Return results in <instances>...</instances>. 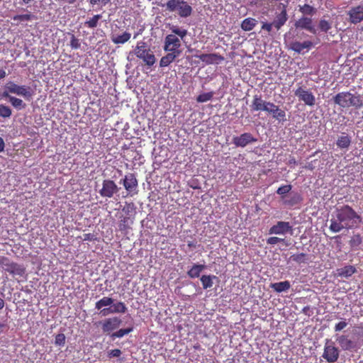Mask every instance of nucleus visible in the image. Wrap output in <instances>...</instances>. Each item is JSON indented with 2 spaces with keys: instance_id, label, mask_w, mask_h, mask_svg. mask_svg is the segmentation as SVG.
I'll return each instance as SVG.
<instances>
[{
  "instance_id": "1",
  "label": "nucleus",
  "mask_w": 363,
  "mask_h": 363,
  "mask_svg": "<svg viewBox=\"0 0 363 363\" xmlns=\"http://www.w3.org/2000/svg\"><path fill=\"white\" fill-rule=\"evenodd\" d=\"M361 221V216L350 206L345 205L336 209L335 217L330 220L329 229L333 233L354 229L359 227Z\"/></svg>"
},
{
  "instance_id": "2",
  "label": "nucleus",
  "mask_w": 363,
  "mask_h": 363,
  "mask_svg": "<svg viewBox=\"0 0 363 363\" xmlns=\"http://www.w3.org/2000/svg\"><path fill=\"white\" fill-rule=\"evenodd\" d=\"M170 30L172 34H168L164 38L163 49L165 52H172L180 55L182 53L181 40H184L187 35L188 31L186 29L177 26H172Z\"/></svg>"
},
{
  "instance_id": "3",
  "label": "nucleus",
  "mask_w": 363,
  "mask_h": 363,
  "mask_svg": "<svg viewBox=\"0 0 363 363\" xmlns=\"http://www.w3.org/2000/svg\"><path fill=\"white\" fill-rule=\"evenodd\" d=\"M165 6L166 10L169 12L177 11L179 16L182 18L189 17L192 13L191 6L184 0H169L166 3Z\"/></svg>"
},
{
  "instance_id": "4",
  "label": "nucleus",
  "mask_w": 363,
  "mask_h": 363,
  "mask_svg": "<svg viewBox=\"0 0 363 363\" xmlns=\"http://www.w3.org/2000/svg\"><path fill=\"white\" fill-rule=\"evenodd\" d=\"M136 57L143 61L145 65L152 67L156 62L155 56L152 51L147 48L146 43L139 41L134 50Z\"/></svg>"
},
{
  "instance_id": "5",
  "label": "nucleus",
  "mask_w": 363,
  "mask_h": 363,
  "mask_svg": "<svg viewBox=\"0 0 363 363\" xmlns=\"http://www.w3.org/2000/svg\"><path fill=\"white\" fill-rule=\"evenodd\" d=\"M335 102L342 107L351 106L359 107L362 101L359 96H355L351 92H339L335 98Z\"/></svg>"
},
{
  "instance_id": "6",
  "label": "nucleus",
  "mask_w": 363,
  "mask_h": 363,
  "mask_svg": "<svg viewBox=\"0 0 363 363\" xmlns=\"http://www.w3.org/2000/svg\"><path fill=\"white\" fill-rule=\"evenodd\" d=\"M340 356V351L335 343L329 339L325 340L323 357L329 363H334L337 361Z\"/></svg>"
},
{
  "instance_id": "7",
  "label": "nucleus",
  "mask_w": 363,
  "mask_h": 363,
  "mask_svg": "<svg viewBox=\"0 0 363 363\" xmlns=\"http://www.w3.org/2000/svg\"><path fill=\"white\" fill-rule=\"evenodd\" d=\"M0 264L3 269L12 275L23 276L25 269L20 264L10 261L8 257H3L0 259Z\"/></svg>"
},
{
  "instance_id": "8",
  "label": "nucleus",
  "mask_w": 363,
  "mask_h": 363,
  "mask_svg": "<svg viewBox=\"0 0 363 363\" xmlns=\"http://www.w3.org/2000/svg\"><path fill=\"white\" fill-rule=\"evenodd\" d=\"M122 320L118 317H112L106 318L104 320L99 321L95 325H101L102 332L104 334L109 335L112 331L117 329L121 324Z\"/></svg>"
},
{
  "instance_id": "9",
  "label": "nucleus",
  "mask_w": 363,
  "mask_h": 363,
  "mask_svg": "<svg viewBox=\"0 0 363 363\" xmlns=\"http://www.w3.org/2000/svg\"><path fill=\"white\" fill-rule=\"evenodd\" d=\"M120 183L123 185L125 189L131 196L138 194L137 189L138 182L135 175L133 173H128L125 174L124 178L121 180Z\"/></svg>"
},
{
  "instance_id": "10",
  "label": "nucleus",
  "mask_w": 363,
  "mask_h": 363,
  "mask_svg": "<svg viewBox=\"0 0 363 363\" xmlns=\"http://www.w3.org/2000/svg\"><path fill=\"white\" fill-rule=\"evenodd\" d=\"M119 188L114 181L111 179H104L102 183V188L99 193L102 197L112 198L113 195L118 193Z\"/></svg>"
},
{
  "instance_id": "11",
  "label": "nucleus",
  "mask_w": 363,
  "mask_h": 363,
  "mask_svg": "<svg viewBox=\"0 0 363 363\" xmlns=\"http://www.w3.org/2000/svg\"><path fill=\"white\" fill-rule=\"evenodd\" d=\"M257 138L254 137L250 133H244L240 136H234L233 143L236 147H245L247 145L256 143Z\"/></svg>"
},
{
  "instance_id": "12",
  "label": "nucleus",
  "mask_w": 363,
  "mask_h": 363,
  "mask_svg": "<svg viewBox=\"0 0 363 363\" xmlns=\"http://www.w3.org/2000/svg\"><path fill=\"white\" fill-rule=\"evenodd\" d=\"M194 57L208 65H218L225 60L224 57L218 53L195 55Z\"/></svg>"
},
{
  "instance_id": "13",
  "label": "nucleus",
  "mask_w": 363,
  "mask_h": 363,
  "mask_svg": "<svg viewBox=\"0 0 363 363\" xmlns=\"http://www.w3.org/2000/svg\"><path fill=\"white\" fill-rule=\"evenodd\" d=\"M351 23L357 24L363 21V4L352 7L348 13Z\"/></svg>"
},
{
  "instance_id": "14",
  "label": "nucleus",
  "mask_w": 363,
  "mask_h": 363,
  "mask_svg": "<svg viewBox=\"0 0 363 363\" xmlns=\"http://www.w3.org/2000/svg\"><path fill=\"white\" fill-rule=\"evenodd\" d=\"M265 111L269 113H272L273 118L280 122H284L286 121V112L273 103L270 102L268 104L267 108Z\"/></svg>"
},
{
  "instance_id": "15",
  "label": "nucleus",
  "mask_w": 363,
  "mask_h": 363,
  "mask_svg": "<svg viewBox=\"0 0 363 363\" xmlns=\"http://www.w3.org/2000/svg\"><path fill=\"white\" fill-rule=\"evenodd\" d=\"M291 230L289 222L279 221L272 226L269 230V234L284 235Z\"/></svg>"
},
{
  "instance_id": "16",
  "label": "nucleus",
  "mask_w": 363,
  "mask_h": 363,
  "mask_svg": "<svg viewBox=\"0 0 363 363\" xmlns=\"http://www.w3.org/2000/svg\"><path fill=\"white\" fill-rule=\"evenodd\" d=\"M286 7V6H283V9L279 13L277 14L275 20L273 21V24H274V28L277 30H280L288 20V14Z\"/></svg>"
},
{
  "instance_id": "17",
  "label": "nucleus",
  "mask_w": 363,
  "mask_h": 363,
  "mask_svg": "<svg viewBox=\"0 0 363 363\" xmlns=\"http://www.w3.org/2000/svg\"><path fill=\"white\" fill-rule=\"evenodd\" d=\"M118 218L119 230L126 233L129 229H130V225L133 223L134 218L121 214L118 216Z\"/></svg>"
},
{
  "instance_id": "18",
  "label": "nucleus",
  "mask_w": 363,
  "mask_h": 363,
  "mask_svg": "<svg viewBox=\"0 0 363 363\" xmlns=\"http://www.w3.org/2000/svg\"><path fill=\"white\" fill-rule=\"evenodd\" d=\"M296 28L306 29L311 33H315V30L312 26V19L308 17H301L295 23Z\"/></svg>"
},
{
  "instance_id": "19",
  "label": "nucleus",
  "mask_w": 363,
  "mask_h": 363,
  "mask_svg": "<svg viewBox=\"0 0 363 363\" xmlns=\"http://www.w3.org/2000/svg\"><path fill=\"white\" fill-rule=\"evenodd\" d=\"M313 47V43L309 40L303 41V43H300L298 41H294L291 43L290 48L292 50L300 53L304 49L309 50Z\"/></svg>"
},
{
  "instance_id": "20",
  "label": "nucleus",
  "mask_w": 363,
  "mask_h": 363,
  "mask_svg": "<svg viewBox=\"0 0 363 363\" xmlns=\"http://www.w3.org/2000/svg\"><path fill=\"white\" fill-rule=\"evenodd\" d=\"M296 95L308 106H311L315 104V99L311 92H296Z\"/></svg>"
},
{
  "instance_id": "21",
  "label": "nucleus",
  "mask_w": 363,
  "mask_h": 363,
  "mask_svg": "<svg viewBox=\"0 0 363 363\" xmlns=\"http://www.w3.org/2000/svg\"><path fill=\"white\" fill-rule=\"evenodd\" d=\"M205 268L206 265L204 264H194L187 272V275L191 279L198 278Z\"/></svg>"
},
{
  "instance_id": "22",
  "label": "nucleus",
  "mask_w": 363,
  "mask_h": 363,
  "mask_svg": "<svg viewBox=\"0 0 363 363\" xmlns=\"http://www.w3.org/2000/svg\"><path fill=\"white\" fill-rule=\"evenodd\" d=\"M270 102H267L261 99V97H258L255 96L254 97L252 101V109L255 111H266L268 106V104Z\"/></svg>"
},
{
  "instance_id": "23",
  "label": "nucleus",
  "mask_w": 363,
  "mask_h": 363,
  "mask_svg": "<svg viewBox=\"0 0 363 363\" xmlns=\"http://www.w3.org/2000/svg\"><path fill=\"white\" fill-rule=\"evenodd\" d=\"M270 287L277 293L286 291L291 287V284L289 281H284L281 282L272 283Z\"/></svg>"
},
{
  "instance_id": "24",
  "label": "nucleus",
  "mask_w": 363,
  "mask_h": 363,
  "mask_svg": "<svg viewBox=\"0 0 363 363\" xmlns=\"http://www.w3.org/2000/svg\"><path fill=\"white\" fill-rule=\"evenodd\" d=\"M179 55H177L176 53H173L172 52H167V54L163 56L160 61V65L162 67H167L172 62L175 60L177 57H178Z\"/></svg>"
},
{
  "instance_id": "25",
  "label": "nucleus",
  "mask_w": 363,
  "mask_h": 363,
  "mask_svg": "<svg viewBox=\"0 0 363 363\" xmlns=\"http://www.w3.org/2000/svg\"><path fill=\"white\" fill-rule=\"evenodd\" d=\"M352 143L351 137L349 135H340L338 137L336 145L340 149H348Z\"/></svg>"
},
{
  "instance_id": "26",
  "label": "nucleus",
  "mask_w": 363,
  "mask_h": 363,
  "mask_svg": "<svg viewBox=\"0 0 363 363\" xmlns=\"http://www.w3.org/2000/svg\"><path fill=\"white\" fill-rule=\"evenodd\" d=\"M356 272V269L354 266L348 265L337 269V274L339 277L347 278L351 277Z\"/></svg>"
},
{
  "instance_id": "27",
  "label": "nucleus",
  "mask_w": 363,
  "mask_h": 363,
  "mask_svg": "<svg viewBox=\"0 0 363 363\" xmlns=\"http://www.w3.org/2000/svg\"><path fill=\"white\" fill-rule=\"evenodd\" d=\"M257 23V21L253 18H247L241 23V28L245 31L252 30Z\"/></svg>"
},
{
  "instance_id": "28",
  "label": "nucleus",
  "mask_w": 363,
  "mask_h": 363,
  "mask_svg": "<svg viewBox=\"0 0 363 363\" xmlns=\"http://www.w3.org/2000/svg\"><path fill=\"white\" fill-rule=\"evenodd\" d=\"M213 279H217L215 275H203L200 280L202 284L203 289H207L211 288L213 285Z\"/></svg>"
},
{
  "instance_id": "29",
  "label": "nucleus",
  "mask_w": 363,
  "mask_h": 363,
  "mask_svg": "<svg viewBox=\"0 0 363 363\" xmlns=\"http://www.w3.org/2000/svg\"><path fill=\"white\" fill-rule=\"evenodd\" d=\"M4 96L8 97L9 99V101L14 108L18 110H21L25 108L26 104L21 99L9 96V92H4Z\"/></svg>"
},
{
  "instance_id": "30",
  "label": "nucleus",
  "mask_w": 363,
  "mask_h": 363,
  "mask_svg": "<svg viewBox=\"0 0 363 363\" xmlns=\"http://www.w3.org/2000/svg\"><path fill=\"white\" fill-rule=\"evenodd\" d=\"M113 299L108 296H104L102 298L99 300L95 303V308L97 310H101L102 308L108 306L113 304Z\"/></svg>"
},
{
  "instance_id": "31",
  "label": "nucleus",
  "mask_w": 363,
  "mask_h": 363,
  "mask_svg": "<svg viewBox=\"0 0 363 363\" xmlns=\"http://www.w3.org/2000/svg\"><path fill=\"white\" fill-rule=\"evenodd\" d=\"M130 36L131 35L130 33L124 32L121 35L112 36L111 40L115 44H124L130 40Z\"/></svg>"
},
{
  "instance_id": "32",
  "label": "nucleus",
  "mask_w": 363,
  "mask_h": 363,
  "mask_svg": "<svg viewBox=\"0 0 363 363\" xmlns=\"http://www.w3.org/2000/svg\"><path fill=\"white\" fill-rule=\"evenodd\" d=\"M136 207L133 202H125L122 211L125 213L124 216L133 217L135 214Z\"/></svg>"
},
{
  "instance_id": "33",
  "label": "nucleus",
  "mask_w": 363,
  "mask_h": 363,
  "mask_svg": "<svg viewBox=\"0 0 363 363\" xmlns=\"http://www.w3.org/2000/svg\"><path fill=\"white\" fill-rule=\"evenodd\" d=\"M290 260H292L293 262H295L298 264H305L307 263L308 261V255L306 253H298V254H294L290 257Z\"/></svg>"
},
{
  "instance_id": "34",
  "label": "nucleus",
  "mask_w": 363,
  "mask_h": 363,
  "mask_svg": "<svg viewBox=\"0 0 363 363\" xmlns=\"http://www.w3.org/2000/svg\"><path fill=\"white\" fill-rule=\"evenodd\" d=\"M111 308L113 313H125L127 311V307L122 301H118L116 303H113Z\"/></svg>"
},
{
  "instance_id": "35",
  "label": "nucleus",
  "mask_w": 363,
  "mask_h": 363,
  "mask_svg": "<svg viewBox=\"0 0 363 363\" xmlns=\"http://www.w3.org/2000/svg\"><path fill=\"white\" fill-rule=\"evenodd\" d=\"M101 17V14L94 15L92 18L85 21L84 26L89 28H94L97 26L99 21Z\"/></svg>"
},
{
  "instance_id": "36",
  "label": "nucleus",
  "mask_w": 363,
  "mask_h": 363,
  "mask_svg": "<svg viewBox=\"0 0 363 363\" xmlns=\"http://www.w3.org/2000/svg\"><path fill=\"white\" fill-rule=\"evenodd\" d=\"M132 330H133V328L120 329L118 331L112 333L111 337L113 339H115L116 337H118V338L122 337L129 334L130 332H132Z\"/></svg>"
},
{
  "instance_id": "37",
  "label": "nucleus",
  "mask_w": 363,
  "mask_h": 363,
  "mask_svg": "<svg viewBox=\"0 0 363 363\" xmlns=\"http://www.w3.org/2000/svg\"><path fill=\"white\" fill-rule=\"evenodd\" d=\"M299 11L304 15H313L315 12V8L309 4H304L299 7Z\"/></svg>"
},
{
  "instance_id": "38",
  "label": "nucleus",
  "mask_w": 363,
  "mask_h": 363,
  "mask_svg": "<svg viewBox=\"0 0 363 363\" xmlns=\"http://www.w3.org/2000/svg\"><path fill=\"white\" fill-rule=\"evenodd\" d=\"M11 114V109L9 106L0 104V117L9 118Z\"/></svg>"
},
{
  "instance_id": "39",
  "label": "nucleus",
  "mask_w": 363,
  "mask_h": 363,
  "mask_svg": "<svg viewBox=\"0 0 363 363\" xmlns=\"http://www.w3.org/2000/svg\"><path fill=\"white\" fill-rule=\"evenodd\" d=\"M362 242V237L359 234L354 235L350 240V245L352 247H359Z\"/></svg>"
},
{
  "instance_id": "40",
  "label": "nucleus",
  "mask_w": 363,
  "mask_h": 363,
  "mask_svg": "<svg viewBox=\"0 0 363 363\" xmlns=\"http://www.w3.org/2000/svg\"><path fill=\"white\" fill-rule=\"evenodd\" d=\"M5 91H26L23 86H19L12 82H8L5 86Z\"/></svg>"
},
{
  "instance_id": "41",
  "label": "nucleus",
  "mask_w": 363,
  "mask_h": 363,
  "mask_svg": "<svg viewBox=\"0 0 363 363\" xmlns=\"http://www.w3.org/2000/svg\"><path fill=\"white\" fill-rule=\"evenodd\" d=\"M302 200L301 196L298 194H294L290 199L285 201V203L289 206H294Z\"/></svg>"
},
{
  "instance_id": "42",
  "label": "nucleus",
  "mask_w": 363,
  "mask_h": 363,
  "mask_svg": "<svg viewBox=\"0 0 363 363\" xmlns=\"http://www.w3.org/2000/svg\"><path fill=\"white\" fill-rule=\"evenodd\" d=\"M213 97V92H205L198 96L196 101L200 103L209 101Z\"/></svg>"
},
{
  "instance_id": "43",
  "label": "nucleus",
  "mask_w": 363,
  "mask_h": 363,
  "mask_svg": "<svg viewBox=\"0 0 363 363\" xmlns=\"http://www.w3.org/2000/svg\"><path fill=\"white\" fill-rule=\"evenodd\" d=\"M319 28L323 31L327 33L331 28V24L325 19H321L319 22Z\"/></svg>"
},
{
  "instance_id": "44",
  "label": "nucleus",
  "mask_w": 363,
  "mask_h": 363,
  "mask_svg": "<svg viewBox=\"0 0 363 363\" xmlns=\"http://www.w3.org/2000/svg\"><path fill=\"white\" fill-rule=\"evenodd\" d=\"M292 186L291 184L283 185L278 188L277 193L281 196H284L291 190Z\"/></svg>"
},
{
  "instance_id": "45",
  "label": "nucleus",
  "mask_w": 363,
  "mask_h": 363,
  "mask_svg": "<svg viewBox=\"0 0 363 363\" xmlns=\"http://www.w3.org/2000/svg\"><path fill=\"white\" fill-rule=\"evenodd\" d=\"M14 21L22 22L30 21L31 19L30 14H21V15H16L12 18Z\"/></svg>"
},
{
  "instance_id": "46",
  "label": "nucleus",
  "mask_w": 363,
  "mask_h": 363,
  "mask_svg": "<svg viewBox=\"0 0 363 363\" xmlns=\"http://www.w3.org/2000/svg\"><path fill=\"white\" fill-rule=\"evenodd\" d=\"M285 240L278 237H270L267 240V243L269 245H276L279 242H284Z\"/></svg>"
},
{
  "instance_id": "47",
  "label": "nucleus",
  "mask_w": 363,
  "mask_h": 363,
  "mask_svg": "<svg viewBox=\"0 0 363 363\" xmlns=\"http://www.w3.org/2000/svg\"><path fill=\"white\" fill-rule=\"evenodd\" d=\"M347 323L345 320H342L335 324L334 330L335 332H339L345 329L347 327Z\"/></svg>"
},
{
  "instance_id": "48",
  "label": "nucleus",
  "mask_w": 363,
  "mask_h": 363,
  "mask_svg": "<svg viewBox=\"0 0 363 363\" xmlns=\"http://www.w3.org/2000/svg\"><path fill=\"white\" fill-rule=\"evenodd\" d=\"M122 352L119 349L111 350L108 352V357L109 358L112 357H119L121 355Z\"/></svg>"
},
{
  "instance_id": "49",
  "label": "nucleus",
  "mask_w": 363,
  "mask_h": 363,
  "mask_svg": "<svg viewBox=\"0 0 363 363\" xmlns=\"http://www.w3.org/2000/svg\"><path fill=\"white\" fill-rule=\"evenodd\" d=\"M65 342V336L64 334H58L55 337V344L56 345H64Z\"/></svg>"
},
{
  "instance_id": "50",
  "label": "nucleus",
  "mask_w": 363,
  "mask_h": 363,
  "mask_svg": "<svg viewBox=\"0 0 363 363\" xmlns=\"http://www.w3.org/2000/svg\"><path fill=\"white\" fill-rule=\"evenodd\" d=\"M274 27L273 22L272 23H262V30H266L267 33H270L272 30V27Z\"/></svg>"
},
{
  "instance_id": "51",
  "label": "nucleus",
  "mask_w": 363,
  "mask_h": 363,
  "mask_svg": "<svg viewBox=\"0 0 363 363\" xmlns=\"http://www.w3.org/2000/svg\"><path fill=\"white\" fill-rule=\"evenodd\" d=\"M111 313H113L111 306L109 308H101L100 311V314H101L103 316H106Z\"/></svg>"
},
{
  "instance_id": "52",
  "label": "nucleus",
  "mask_w": 363,
  "mask_h": 363,
  "mask_svg": "<svg viewBox=\"0 0 363 363\" xmlns=\"http://www.w3.org/2000/svg\"><path fill=\"white\" fill-rule=\"evenodd\" d=\"M71 46L74 48H77L79 46V43L78 40H76L74 36H72V39L71 40Z\"/></svg>"
},
{
  "instance_id": "53",
  "label": "nucleus",
  "mask_w": 363,
  "mask_h": 363,
  "mask_svg": "<svg viewBox=\"0 0 363 363\" xmlns=\"http://www.w3.org/2000/svg\"><path fill=\"white\" fill-rule=\"evenodd\" d=\"M84 240H93L94 235L91 233H87L84 235Z\"/></svg>"
},
{
  "instance_id": "54",
  "label": "nucleus",
  "mask_w": 363,
  "mask_h": 363,
  "mask_svg": "<svg viewBox=\"0 0 363 363\" xmlns=\"http://www.w3.org/2000/svg\"><path fill=\"white\" fill-rule=\"evenodd\" d=\"M5 143L2 138L0 137V152L4 151Z\"/></svg>"
},
{
  "instance_id": "55",
  "label": "nucleus",
  "mask_w": 363,
  "mask_h": 363,
  "mask_svg": "<svg viewBox=\"0 0 363 363\" xmlns=\"http://www.w3.org/2000/svg\"><path fill=\"white\" fill-rule=\"evenodd\" d=\"M289 165H296L297 164L296 159L294 157H291L289 160Z\"/></svg>"
},
{
  "instance_id": "56",
  "label": "nucleus",
  "mask_w": 363,
  "mask_h": 363,
  "mask_svg": "<svg viewBox=\"0 0 363 363\" xmlns=\"http://www.w3.org/2000/svg\"><path fill=\"white\" fill-rule=\"evenodd\" d=\"M6 73L4 69L0 68V79L5 78Z\"/></svg>"
},
{
  "instance_id": "57",
  "label": "nucleus",
  "mask_w": 363,
  "mask_h": 363,
  "mask_svg": "<svg viewBox=\"0 0 363 363\" xmlns=\"http://www.w3.org/2000/svg\"><path fill=\"white\" fill-rule=\"evenodd\" d=\"M6 324L0 323V335L4 333V330L6 328Z\"/></svg>"
},
{
  "instance_id": "58",
  "label": "nucleus",
  "mask_w": 363,
  "mask_h": 363,
  "mask_svg": "<svg viewBox=\"0 0 363 363\" xmlns=\"http://www.w3.org/2000/svg\"><path fill=\"white\" fill-rule=\"evenodd\" d=\"M305 168L308 169H310V170H313L314 169V167L313 166V164L311 163H308L306 167Z\"/></svg>"
},
{
  "instance_id": "59",
  "label": "nucleus",
  "mask_w": 363,
  "mask_h": 363,
  "mask_svg": "<svg viewBox=\"0 0 363 363\" xmlns=\"http://www.w3.org/2000/svg\"><path fill=\"white\" fill-rule=\"evenodd\" d=\"M188 246H189V247H196V244H195L194 242H191V241H189V242H188Z\"/></svg>"
},
{
  "instance_id": "60",
  "label": "nucleus",
  "mask_w": 363,
  "mask_h": 363,
  "mask_svg": "<svg viewBox=\"0 0 363 363\" xmlns=\"http://www.w3.org/2000/svg\"><path fill=\"white\" fill-rule=\"evenodd\" d=\"M4 306V301L0 297V309L3 308Z\"/></svg>"
},
{
  "instance_id": "61",
  "label": "nucleus",
  "mask_w": 363,
  "mask_h": 363,
  "mask_svg": "<svg viewBox=\"0 0 363 363\" xmlns=\"http://www.w3.org/2000/svg\"><path fill=\"white\" fill-rule=\"evenodd\" d=\"M98 2H100V0H90V4L91 5H95L96 4H97Z\"/></svg>"
},
{
  "instance_id": "62",
  "label": "nucleus",
  "mask_w": 363,
  "mask_h": 363,
  "mask_svg": "<svg viewBox=\"0 0 363 363\" xmlns=\"http://www.w3.org/2000/svg\"><path fill=\"white\" fill-rule=\"evenodd\" d=\"M111 0H100V2H101L104 5L107 4Z\"/></svg>"
},
{
  "instance_id": "63",
  "label": "nucleus",
  "mask_w": 363,
  "mask_h": 363,
  "mask_svg": "<svg viewBox=\"0 0 363 363\" xmlns=\"http://www.w3.org/2000/svg\"><path fill=\"white\" fill-rule=\"evenodd\" d=\"M16 93H17L18 94H23V95L26 96V94H27L28 92H20V91H18V92H16Z\"/></svg>"
},
{
  "instance_id": "64",
  "label": "nucleus",
  "mask_w": 363,
  "mask_h": 363,
  "mask_svg": "<svg viewBox=\"0 0 363 363\" xmlns=\"http://www.w3.org/2000/svg\"><path fill=\"white\" fill-rule=\"evenodd\" d=\"M297 91H303L301 87H299Z\"/></svg>"
}]
</instances>
